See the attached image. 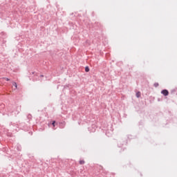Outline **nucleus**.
Instances as JSON below:
<instances>
[{"label":"nucleus","instance_id":"f257e3e1","mask_svg":"<svg viewBox=\"0 0 177 177\" xmlns=\"http://www.w3.org/2000/svg\"><path fill=\"white\" fill-rule=\"evenodd\" d=\"M128 145V139L127 137L120 138L118 142V147H122V146H127Z\"/></svg>","mask_w":177,"mask_h":177},{"label":"nucleus","instance_id":"9b49d317","mask_svg":"<svg viewBox=\"0 0 177 177\" xmlns=\"http://www.w3.org/2000/svg\"><path fill=\"white\" fill-rule=\"evenodd\" d=\"M3 80H6V81H10V79L8 77H3Z\"/></svg>","mask_w":177,"mask_h":177},{"label":"nucleus","instance_id":"39448f33","mask_svg":"<svg viewBox=\"0 0 177 177\" xmlns=\"http://www.w3.org/2000/svg\"><path fill=\"white\" fill-rule=\"evenodd\" d=\"M142 93H140V91H138L136 94V97H140Z\"/></svg>","mask_w":177,"mask_h":177},{"label":"nucleus","instance_id":"f8f14e48","mask_svg":"<svg viewBox=\"0 0 177 177\" xmlns=\"http://www.w3.org/2000/svg\"><path fill=\"white\" fill-rule=\"evenodd\" d=\"M175 92H176V90L175 89H173L171 91V93H175Z\"/></svg>","mask_w":177,"mask_h":177},{"label":"nucleus","instance_id":"6e6552de","mask_svg":"<svg viewBox=\"0 0 177 177\" xmlns=\"http://www.w3.org/2000/svg\"><path fill=\"white\" fill-rule=\"evenodd\" d=\"M85 71H86V73H89V66L85 67Z\"/></svg>","mask_w":177,"mask_h":177},{"label":"nucleus","instance_id":"9d476101","mask_svg":"<svg viewBox=\"0 0 177 177\" xmlns=\"http://www.w3.org/2000/svg\"><path fill=\"white\" fill-rule=\"evenodd\" d=\"M12 85H14V86L16 88V89H17V83L13 82Z\"/></svg>","mask_w":177,"mask_h":177},{"label":"nucleus","instance_id":"423d86ee","mask_svg":"<svg viewBox=\"0 0 177 177\" xmlns=\"http://www.w3.org/2000/svg\"><path fill=\"white\" fill-rule=\"evenodd\" d=\"M51 125H53V128H55V127H56V121L53 120V121L51 122Z\"/></svg>","mask_w":177,"mask_h":177},{"label":"nucleus","instance_id":"f03ea898","mask_svg":"<svg viewBox=\"0 0 177 177\" xmlns=\"http://www.w3.org/2000/svg\"><path fill=\"white\" fill-rule=\"evenodd\" d=\"M161 93L163 96H168V95H169V91L167 89H163L161 91Z\"/></svg>","mask_w":177,"mask_h":177},{"label":"nucleus","instance_id":"0eeeda50","mask_svg":"<svg viewBox=\"0 0 177 177\" xmlns=\"http://www.w3.org/2000/svg\"><path fill=\"white\" fill-rule=\"evenodd\" d=\"M79 164H80V165H84V164H85V160H80Z\"/></svg>","mask_w":177,"mask_h":177},{"label":"nucleus","instance_id":"ddd939ff","mask_svg":"<svg viewBox=\"0 0 177 177\" xmlns=\"http://www.w3.org/2000/svg\"><path fill=\"white\" fill-rule=\"evenodd\" d=\"M28 118H31V115H28Z\"/></svg>","mask_w":177,"mask_h":177},{"label":"nucleus","instance_id":"2eb2a0df","mask_svg":"<svg viewBox=\"0 0 177 177\" xmlns=\"http://www.w3.org/2000/svg\"><path fill=\"white\" fill-rule=\"evenodd\" d=\"M129 167H131V162H129Z\"/></svg>","mask_w":177,"mask_h":177},{"label":"nucleus","instance_id":"4468645a","mask_svg":"<svg viewBox=\"0 0 177 177\" xmlns=\"http://www.w3.org/2000/svg\"><path fill=\"white\" fill-rule=\"evenodd\" d=\"M40 77H44V75H41Z\"/></svg>","mask_w":177,"mask_h":177},{"label":"nucleus","instance_id":"20e7f679","mask_svg":"<svg viewBox=\"0 0 177 177\" xmlns=\"http://www.w3.org/2000/svg\"><path fill=\"white\" fill-rule=\"evenodd\" d=\"M127 151V148L124 147V148H121L120 150V154H124V152Z\"/></svg>","mask_w":177,"mask_h":177},{"label":"nucleus","instance_id":"dca6fc26","mask_svg":"<svg viewBox=\"0 0 177 177\" xmlns=\"http://www.w3.org/2000/svg\"><path fill=\"white\" fill-rule=\"evenodd\" d=\"M32 74H35V72H32Z\"/></svg>","mask_w":177,"mask_h":177},{"label":"nucleus","instance_id":"7ed1b4c3","mask_svg":"<svg viewBox=\"0 0 177 177\" xmlns=\"http://www.w3.org/2000/svg\"><path fill=\"white\" fill-rule=\"evenodd\" d=\"M66 127V122H62L59 123V128H61V129H63V128H64Z\"/></svg>","mask_w":177,"mask_h":177},{"label":"nucleus","instance_id":"1a4fd4ad","mask_svg":"<svg viewBox=\"0 0 177 177\" xmlns=\"http://www.w3.org/2000/svg\"><path fill=\"white\" fill-rule=\"evenodd\" d=\"M159 85L160 84L157 82L153 84V86H155V88H158V86H159Z\"/></svg>","mask_w":177,"mask_h":177}]
</instances>
